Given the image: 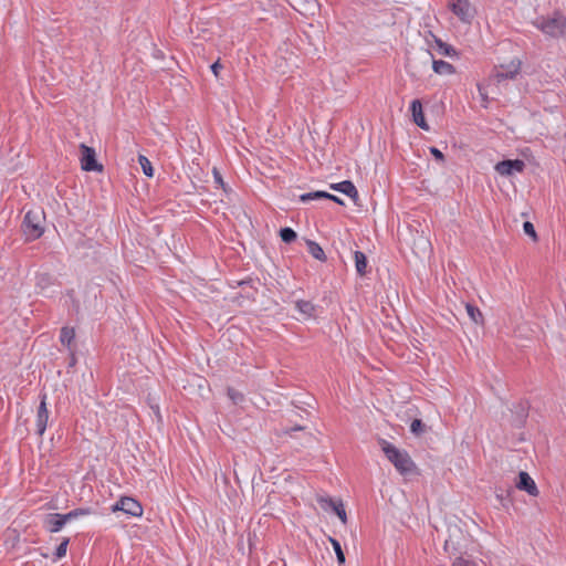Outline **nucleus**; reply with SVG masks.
Segmentation results:
<instances>
[{
	"label": "nucleus",
	"instance_id": "3",
	"mask_svg": "<svg viewBox=\"0 0 566 566\" xmlns=\"http://www.w3.org/2000/svg\"><path fill=\"white\" fill-rule=\"evenodd\" d=\"M87 514L88 509H75L66 514L50 513L44 517V527L51 533H56L70 521Z\"/></svg>",
	"mask_w": 566,
	"mask_h": 566
},
{
	"label": "nucleus",
	"instance_id": "10",
	"mask_svg": "<svg viewBox=\"0 0 566 566\" xmlns=\"http://www.w3.org/2000/svg\"><path fill=\"white\" fill-rule=\"evenodd\" d=\"M45 399H46V396L43 395L40 406L38 407V412H36L35 426H36V433L40 437L43 436V433L46 429L48 420H49V410L46 408Z\"/></svg>",
	"mask_w": 566,
	"mask_h": 566
},
{
	"label": "nucleus",
	"instance_id": "35",
	"mask_svg": "<svg viewBox=\"0 0 566 566\" xmlns=\"http://www.w3.org/2000/svg\"><path fill=\"white\" fill-rule=\"evenodd\" d=\"M213 177H214V181H216L217 184H219V185L224 189V182H223L222 176H221V174L217 170V168H213Z\"/></svg>",
	"mask_w": 566,
	"mask_h": 566
},
{
	"label": "nucleus",
	"instance_id": "5",
	"mask_svg": "<svg viewBox=\"0 0 566 566\" xmlns=\"http://www.w3.org/2000/svg\"><path fill=\"white\" fill-rule=\"evenodd\" d=\"M448 7L463 23L470 24L474 18L475 11L469 0H449Z\"/></svg>",
	"mask_w": 566,
	"mask_h": 566
},
{
	"label": "nucleus",
	"instance_id": "6",
	"mask_svg": "<svg viewBox=\"0 0 566 566\" xmlns=\"http://www.w3.org/2000/svg\"><path fill=\"white\" fill-rule=\"evenodd\" d=\"M521 66L522 61L515 57L506 64H501L493 74V78L497 84L504 80H514L516 75L520 73Z\"/></svg>",
	"mask_w": 566,
	"mask_h": 566
},
{
	"label": "nucleus",
	"instance_id": "20",
	"mask_svg": "<svg viewBox=\"0 0 566 566\" xmlns=\"http://www.w3.org/2000/svg\"><path fill=\"white\" fill-rule=\"evenodd\" d=\"M74 337H75L74 328L63 327L61 329L60 340L63 345H66L67 347H70Z\"/></svg>",
	"mask_w": 566,
	"mask_h": 566
},
{
	"label": "nucleus",
	"instance_id": "26",
	"mask_svg": "<svg viewBox=\"0 0 566 566\" xmlns=\"http://www.w3.org/2000/svg\"><path fill=\"white\" fill-rule=\"evenodd\" d=\"M227 394L234 405H239L244 401V395L234 388L229 387Z\"/></svg>",
	"mask_w": 566,
	"mask_h": 566
},
{
	"label": "nucleus",
	"instance_id": "11",
	"mask_svg": "<svg viewBox=\"0 0 566 566\" xmlns=\"http://www.w3.org/2000/svg\"><path fill=\"white\" fill-rule=\"evenodd\" d=\"M516 488L527 492L532 496L538 495V489L527 472L521 471L518 473V482L516 483Z\"/></svg>",
	"mask_w": 566,
	"mask_h": 566
},
{
	"label": "nucleus",
	"instance_id": "40",
	"mask_svg": "<svg viewBox=\"0 0 566 566\" xmlns=\"http://www.w3.org/2000/svg\"><path fill=\"white\" fill-rule=\"evenodd\" d=\"M313 440V436L311 433H306V442L310 443Z\"/></svg>",
	"mask_w": 566,
	"mask_h": 566
},
{
	"label": "nucleus",
	"instance_id": "15",
	"mask_svg": "<svg viewBox=\"0 0 566 566\" xmlns=\"http://www.w3.org/2000/svg\"><path fill=\"white\" fill-rule=\"evenodd\" d=\"M295 307L303 315L304 319L315 316V305L310 301L298 300L295 302Z\"/></svg>",
	"mask_w": 566,
	"mask_h": 566
},
{
	"label": "nucleus",
	"instance_id": "39",
	"mask_svg": "<svg viewBox=\"0 0 566 566\" xmlns=\"http://www.w3.org/2000/svg\"><path fill=\"white\" fill-rule=\"evenodd\" d=\"M331 200L337 202L338 205H344L343 200L334 195H332Z\"/></svg>",
	"mask_w": 566,
	"mask_h": 566
},
{
	"label": "nucleus",
	"instance_id": "29",
	"mask_svg": "<svg viewBox=\"0 0 566 566\" xmlns=\"http://www.w3.org/2000/svg\"><path fill=\"white\" fill-rule=\"evenodd\" d=\"M524 232L532 238L534 242L537 241V234L532 222L525 221L523 224Z\"/></svg>",
	"mask_w": 566,
	"mask_h": 566
},
{
	"label": "nucleus",
	"instance_id": "2",
	"mask_svg": "<svg viewBox=\"0 0 566 566\" xmlns=\"http://www.w3.org/2000/svg\"><path fill=\"white\" fill-rule=\"evenodd\" d=\"M533 24L549 36L566 35V18L559 12H555L553 17H538Z\"/></svg>",
	"mask_w": 566,
	"mask_h": 566
},
{
	"label": "nucleus",
	"instance_id": "13",
	"mask_svg": "<svg viewBox=\"0 0 566 566\" xmlns=\"http://www.w3.org/2000/svg\"><path fill=\"white\" fill-rule=\"evenodd\" d=\"M410 109L412 113L413 122L422 129L428 130L429 126L424 119V115L422 112V105L419 99H413L410 105Z\"/></svg>",
	"mask_w": 566,
	"mask_h": 566
},
{
	"label": "nucleus",
	"instance_id": "8",
	"mask_svg": "<svg viewBox=\"0 0 566 566\" xmlns=\"http://www.w3.org/2000/svg\"><path fill=\"white\" fill-rule=\"evenodd\" d=\"M113 511H123L132 516H140L143 514V506L133 497L124 496L113 506Z\"/></svg>",
	"mask_w": 566,
	"mask_h": 566
},
{
	"label": "nucleus",
	"instance_id": "33",
	"mask_svg": "<svg viewBox=\"0 0 566 566\" xmlns=\"http://www.w3.org/2000/svg\"><path fill=\"white\" fill-rule=\"evenodd\" d=\"M212 73L214 74L216 77H219V74H220V71L223 69L222 64L220 63V61L218 60L217 62H214L211 66H210Z\"/></svg>",
	"mask_w": 566,
	"mask_h": 566
},
{
	"label": "nucleus",
	"instance_id": "17",
	"mask_svg": "<svg viewBox=\"0 0 566 566\" xmlns=\"http://www.w3.org/2000/svg\"><path fill=\"white\" fill-rule=\"evenodd\" d=\"M306 244H307L310 254L314 259L322 261V262H324L326 260L325 252L318 243H316L315 241H312V240H307Z\"/></svg>",
	"mask_w": 566,
	"mask_h": 566
},
{
	"label": "nucleus",
	"instance_id": "18",
	"mask_svg": "<svg viewBox=\"0 0 566 566\" xmlns=\"http://www.w3.org/2000/svg\"><path fill=\"white\" fill-rule=\"evenodd\" d=\"M355 268L360 276L367 273V258L361 251L355 252Z\"/></svg>",
	"mask_w": 566,
	"mask_h": 566
},
{
	"label": "nucleus",
	"instance_id": "12",
	"mask_svg": "<svg viewBox=\"0 0 566 566\" xmlns=\"http://www.w3.org/2000/svg\"><path fill=\"white\" fill-rule=\"evenodd\" d=\"M412 250L418 258H424L431 252L430 241L423 235H418L413 239Z\"/></svg>",
	"mask_w": 566,
	"mask_h": 566
},
{
	"label": "nucleus",
	"instance_id": "30",
	"mask_svg": "<svg viewBox=\"0 0 566 566\" xmlns=\"http://www.w3.org/2000/svg\"><path fill=\"white\" fill-rule=\"evenodd\" d=\"M410 430L412 433L419 436L423 432L424 424L422 423V421L420 419H415L410 424Z\"/></svg>",
	"mask_w": 566,
	"mask_h": 566
},
{
	"label": "nucleus",
	"instance_id": "19",
	"mask_svg": "<svg viewBox=\"0 0 566 566\" xmlns=\"http://www.w3.org/2000/svg\"><path fill=\"white\" fill-rule=\"evenodd\" d=\"M332 195L325 191H314V192H307L300 197L301 201L307 202L310 200L314 199H328L331 200Z\"/></svg>",
	"mask_w": 566,
	"mask_h": 566
},
{
	"label": "nucleus",
	"instance_id": "36",
	"mask_svg": "<svg viewBox=\"0 0 566 566\" xmlns=\"http://www.w3.org/2000/svg\"><path fill=\"white\" fill-rule=\"evenodd\" d=\"M430 153L434 156L436 159L443 161L444 156L443 154L436 147L430 148Z\"/></svg>",
	"mask_w": 566,
	"mask_h": 566
},
{
	"label": "nucleus",
	"instance_id": "27",
	"mask_svg": "<svg viewBox=\"0 0 566 566\" xmlns=\"http://www.w3.org/2000/svg\"><path fill=\"white\" fill-rule=\"evenodd\" d=\"M439 53L442 55H453L455 54V50L450 44L443 43L441 40H437Z\"/></svg>",
	"mask_w": 566,
	"mask_h": 566
},
{
	"label": "nucleus",
	"instance_id": "16",
	"mask_svg": "<svg viewBox=\"0 0 566 566\" xmlns=\"http://www.w3.org/2000/svg\"><path fill=\"white\" fill-rule=\"evenodd\" d=\"M432 69L437 74L440 75H450L455 73V69L452 64L449 62L442 61V60H433L432 61Z\"/></svg>",
	"mask_w": 566,
	"mask_h": 566
},
{
	"label": "nucleus",
	"instance_id": "25",
	"mask_svg": "<svg viewBox=\"0 0 566 566\" xmlns=\"http://www.w3.org/2000/svg\"><path fill=\"white\" fill-rule=\"evenodd\" d=\"M281 240L285 243H291L296 239V232L292 228H283L280 231Z\"/></svg>",
	"mask_w": 566,
	"mask_h": 566
},
{
	"label": "nucleus",
	"instance_id": "1",
	"mask_svg": "<svg viewBox=\"0 0 566 566\" xmlns=\"http://www.w3.org/2000/svg\"><path fill=\"white\" fill-rule=\"evenodd\" d=\"M379 443L387 459L394 464L400 474L407 476L417 472L415 462L406 451L399 450L384 439H381Z\"/></svg>",
	"mask_w": 566,
	"mask_h": 566
},
{
	"label": "nucleus",
	"instance_id": "41",
	"mask_svg": "<svg viewBox=\"0 0 566 566\" xmlns=\"http://www.w3.org/2000/svg\"><path fill=\"white\" fill-rule=\"evenodd\" d=\"M450 542H451L450 539H447V541H446V543H444V548H446V549H448V546H449Z\"/></svg>",
	"mask_w": 566,
	"mask_h": 566
},
{
	"label": "nucleus",
	"instance_id": "32",
	"mask_svg": "<svg viewBox=\"0 0 566 566\" xmlns=\"http://www.w3.org/2000/svg\"><path fill=\"white\" fill-rule=\"evenodd\" d=\"M305 430V427H302V426H294V427H291V428H284L282 429L277 434L279 436H290L292 437L293 436V432H296V431H304Z\"/></svg>",
	"mask_w": 566,
	"mask_h": 566
},
{
	"label": "nucleus",
	"instance_id": "34",
	"mask_svg": "<svg viewBox=\"0 0 566 566\" xmlns=\"http://www.w3.org/2000/svg\"><path fill=\"white\" fill-rule=\"evenodd\" d=\"M478 90H479L480 96L482 98L483 106L486 107L488 103H489L488 95H486V93L484 92L483 87L480 84H478Z\"/></svg>",
	"mask_w": 566,
	"mask_h": 566
},
{
	"label": "nucleus",
	"instance_id": "31",
	"mask_svg": "<svg viewBox=\"0 0 566 566\" xmlns=\"http://www.w3.org/2000/svg\"><path fill=\"white\" fill-rule=\"evenodd\" d=\"M69 542H70V539L66 537L56 547V551H55L56 558H62L65 556Z\"/></svg>",
	"mask_w": 566,
	"mask_h": 566
},
{
	"label": "nucleus",
	"instance_id": "23",
	"mask_svg": "<svg viewBox=\"0 0 566 566\" xmlns=\"http://www.w3.org/2000/svg\"><path fill=\"white\" fill-rule=\"evenodd\" d=\"M138 161H139V164L142 166L143 172L147 177H153L154 176V169H153V166H151V163L149 161V159L146 156H144V155H139Z\"/></svg>",
	"mask_w": 566,
	"mask_h": 566
},
{
	"label": "nucleus",
	"instance_id": "9",
	"mask_svg": "<svg viewBox=\"0 0 566 566\" xmlns=\"http://www.w3.org/2000/svg\"><path fill=\"white\" fill-rule=\"evenodd\" d=\"M525 164L521 159L503 160L495 165V170L501 176H511L513 172H522Z\"/></svg>",
	"mask_w": 566,
	"mask_h": 566
},
{
	"label": "nucleus",
	"instance_id": "4",
	"mask_svg": "<svg viewBox=\"0 0 566 566\" xmlns=\"http://www.w3.org/2000/svg\"><path fill=\"white\" fill-rule=\"evenodd\" d=\"M44 212L40 209L30 210L24 216L23 231L30 240L40 238L43 232Z\"/></svg>",
	"mask_w": 566,
	"mask_h": 566
},
{
	"label": "nucleus",
	"instance_id": "14",
	"mask_svg": "<svg viewBox=\"0 0 566 566\" xmlns=\"http://www.w3.org/2000/svg\"><path fill=\"white\" fill-rule=\"evenodd\" d=\"M331 189L339 191L354 200L358 198V191L355 185L349 180H345L338 184H332Z\"/></svg>",
	"mask_w": 566,
	"mask_h": 566
},
{
	"label": "nucleus",
	"instance_id": "21",
	"mask_svg": "<svg viewBox=\"0 0 566 566\" xmlns=\"http://www.w3.org/2000/svg\"><path fill=\"white\" fill-rule=\"evenodd\" d=\"M317 503L324 511H333L334 506L337 504L338 501H334L332 497L318 495L316 497Z\"/></svg>",
	"mask_w": 566,
	"mask_h": 566
},
{
	"label": "nucleus",
	"instance_id": "22",
	"mask_svg": "<svg viewBox=\"0 0 566 566\" xmlns=\"http://www.w3.org/2000/svg\"><path fill=\"white\" fill-rule=\"evenodd\" d=\"M465 308H467V313L468 315L470 316V318L475 323V324H479V323H482V319H483V316H482V313L480 312V310L475 306H473L472 304H467L465 305Z\"/></svg>",
	"mask_w": 566,
	"mask_h": 566
},
{
	"label": "nucleus",
	"instance_id": "28",
	"mask_svg": "<svg viewBox=\"0 0 566 566\" xmlns=\"http://www.w3.org/2000/svg\"><path fill=\"white\" fill-rule=\"evenodd\" d=\"M333 512H335V514L339 517L343 524L347 523V515L342 501L337 502V504L333 509Z\"/></svg>",
	"mask_w": 566,
	"mask_h": 566
},
{
	"label": "nucleus",
	"instance_id": "24",
	"mask_svg": "<svg viewBox=\"0 0 566 566\" xmlns=\"http://www.w3.org/2000/svg\"><path fill=\"white\" fill-rule=\"evenodd\" d=\"M329 542L335 551L338 564L343 565L346 559L339 542L333 537H329Z\"/></svg>",
	"mask_w": 566,
	"mask_h": 566
},
{
	"label": "nucleus",
	"instance_id": "38",
	"mask_svg": "<svg viewBox=\"0 0 566 566\" xmlns=\"http://www.w3.org/2000/svg\"><path fill=\"white\" fill-rule=\"evenodd\" d=\"M452 566H468V562L462 557H458L454 559Z\"/></svg>",
	"mask_w": 566,
	"mask_h": 566
},
{
	"label": "nucleus",
	"instance_id": "7",
	"mask_svg": "<svg viewBox=\"0 0 566 566\" xmlns=\"http://www.w3.org/2000/svg\"><path fill=\"white\" fill-rule=\"evenodd\" d=\"M81 168L85 171H102L103 166L96 160V153L94 148L81 144Z\"/></svg>",
	"mask_w": 566,
	"mask_h": 566
},
{
	"label": "nucleus",
	"instance_id": "37",
	"mask_svg": "<svg viewBox=\"0 0 566 566\" xmlns=\"http://www.w3.org/2000/svg\"><path fill=\"white\" fill-rule=\"evenodd\" d=\"M150 408L153 409L154 413L156 415L157 420L161 421V415H160L159 406L150 403Z\"/></svg>",
	"mask_w": 566,
	"mask_h": 566
}]
</instances>
